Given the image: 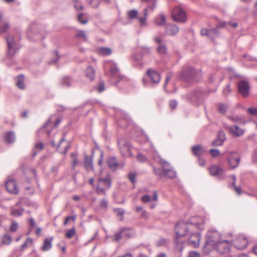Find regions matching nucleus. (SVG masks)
Masks as SVG:
<instances>
[{"label":"nucleus","instance_id":"obj_1","mask_svg":"<svg viewBox=\"0 0 257 257\" xmlns=\"http://www.w3.org/2000/svg\"><path fill=\"white\" fill-rule=\"evenodd\" d=\"M202 219L201 218L193 217L187 222H179L176 225L175 227L176 237L174 239V241L177 250L182 251L184 248V242L181 239V237L184 236L188 230L187 224L189 223L195 225L199 229H202V224L200 221Z\"/></svg>","mask_w":257,"mask_h":257},{"label":"nucleus","instance_id":"obj_2","mask_svg":"<svg viewBox=\"0 0 257 257\" xmlns=\"http://www.w3.org/2000/svg\"><path fill=\"white\" fill-rule=\"evenodd\" d=\"M181 76L184 81L190 83L198 81L201 77V72L200 70L189 66L183 70Z\"/></svg>","mask_w":257,"mask_h":257},{"label":"nucleus","instance_id":"obj_3","mask_svg":"<svg viewBox=\"0 0 257 257\" xmlns=\"http://www.w3.org/2000/svg\"><path fill=\"white\" fill-rule=\"evenodd\" d=\"M221 234L217 230H209L206 234L207 239L204 247L215 246L221 240Z\"/></svg>","mask_w":257,"mask_h":257},{"label":"nucleus","instance_id":"obj_4","mask_svg":"<svg viewBox=\"0 0 257 257\" xmlns=\"http://www.w3.org/2000/svg\"><path fill=\"white\" fill-rule=\"evenodd\" d=\"M7 44L8 46V56L12 58L15 56L20 49L19 43L17 42L13 36H8L6 38Z\"/></svg>","mask_w":257,"mask_h":257},{"label":"nucleus","instance_id":"obj_5","mask_svg":"<svg viewBox=\"0 0 257 257\" xmlns=\"http://www.w3.org/2000/svg\"><path fill=\"white\" fill-rule=\"evenodd\" d=\"M172 18L175 22L185 23L187 21L186 14L180 6L176 7L173 10Z\"/></svg>","mask_w":257,"mask_h":257},{"label":"nucleus","instance_id":"obj_6","mask_svg":"<svg viewBox=\"0 0 257 257\" xmlns=\"http://www.w3.org/2000/svg\"><path fill=\"white\" fill-rule=\"evenodd\" d=\"M227 160L230 168L234 169L238 166L240 158L236 152H229Z\"/></svg>","mask_w":257,"mask_h":257},{"label":"nucleus","instance_id":"obj_7","mask_svg":"<svg viewBox=\"0 0 257 257\" xmlns=\"http://www.w3.org/2000/svg\"><path fill=\"white\" fill-rule=\"evenodd\" d=\"M110 71L111 73V82L114 85H116L121 79L122 76L120 75L119 70L116 66V64L114 63L111 65Z\"/></svg>","mask_w":257,"mask_h":257},{"label":"nucleus","instance_id":"obj_8","mask_svg":"<svg viewBox=\"0 0 257 257\" xmlns=\"http://www.w3.org/2000/svg\"><path fill=\"white\" fill-rule=\"evenodd\" d=\"M237 87L239 92L244 97H246L249 95V85L247 81L245 80L239 81L237 83Z\"/></svg>","mask_w":257,"mask_h":257},{"label":"nucleus","instance_id":"obj_9","mask_svg":"<svg viewBox=\"0 0 257 257\" xmlns=\"http://www.w3.org/2000/svg\"><path fill=\"white\" fill-rule=\"evenodd\" d=\"M230 246V241L226 240H221L214 247L216 248L219 253L223 254L229 251Z\"/></svg>","mask_w":257,"mask_h":257},{"label":"nucleus","instance_id":"obj_10","mask_svg":"<svg viewBox=\"0 0 257 257\" xmlns=\"http://www.w3.org/2000/svg\"><path fill=\"white\" fill-rule=\"evenodd\" d=\"M202 91L200 89H195L187 94L185 97L190 101L197 103L201 98Z\"/></svg>","mask_w":257,"mask_h":257},{"label":"nucleus","instance_id":"obj_11","mask_svg":"<svg viewBox=\"0 0 257 257\" xmlns=\"http://www.w3.org/2000/svg\"><path fill=\"white\" fill-rule=\"evenodd\" d=\"M201 34L202 36H206L208 37L211 40H214L219 36V33L217 29H212L209 30L206 29H202L201 30Z\"/></svg>","mask_w":257,"mask_h":257},{"label":"nucleus","instance_id":"obj_12","mask_svg":"<svg viewBox=\"0 0 257 257\" xmlns=\"http://www.w3.org/2000/svg\"><path fill=\"white\" fill-rule=\"evenodd\" d=\"M226 140L225 133L222 131L218 133L216 139L211 143V145L214 147H218L222 145Z\"/></svg>","mask_w":257,"mask_h":257},{"label":"nucleus","instance_id":"obj_13","mask_svg":"<svg viewBox=\"0 0 257 257\" xmlns=\"http://www.w3.org/2000/svg\"><path fill=\"white\" fill-rule=\"evenodd\" d=\"M6 187L7 191L12 194H17L18 193V188L14 180H9L6 183Z\"/></svg>","mask_w":257,"mask_h":257},{"label":"nucleus","instance_id":"obj_14","mask_svg":"<svg viewBox=\"0 0 257 257\" xmlns=\"http://www.w3.org/2000/svg\"><path fill=\"white\" fill-rule=\"evenodd\" d=\"M200 234L199 233H193L190 235L188 239V243L194 247H197L199 246V241L200 240Z\"/></svg>","mask_w":257,"mask_h":257},{"label":"nucleus","instance_id":"obj_15","mask_svg":"<svg viewBox=\"0 0 257 257\" xmlns=\"http://www.w3.org/2000/svg\"><path fill=\"white\" fill-rule=\"evenodd\" d=\"M147 74L154 83L157 84L160 82L161 76L157 71L149 69L147 71Z\"/></svg>","mask_w":257,"mask_h":257},{"label":"nucleus","instance_id":"obj_16","mask_svg":"<svg viewBox=\"0 0 257 257\" xmlns=\"http://www.w3.org/2000/svg\"><path fill=\"white\" fill-rule=\"evenodd\" d=\"M84 167L87 171L93 170V156L84 155Z\"/></svg>","mask_w":257,"mask_h":257},{"label":"nucleus","instance_id":"obj_17","mask_svg":"<svg viewBox=\"0 0 257 257\" xmlns=\"http://www.w3.org/2000/svg\"><path fill=\"white\" fill-rule=\"evenodd\" d=\"M166 33L170 35H175L178 33L179 28L174 24H168L166 25Z\"/></svg>","mask_w":257,"mask_h":257},{"label":"nucleus","instance_id":"obj_18","mask_svg":"<svg viewBox=\"0 0 257 257\" xmlns=\"http://www.w3.org/2000/svg\"><path fill=\"white\" fill-rule=\"evenodd\" d=\"M223 170L216 165L212 166L210 168V173L211 175L221 177L223 174Z\"/></svg>","mask_w":257,"mask_h":257},{"label":"nucleus","instance_id":"obj_19","mask_svg":"<svg viewBox=\"0 0 257 257\" xmlns=\"http://www.w3.org/2000/svg\"><path fill=\"white\" fill-rule=\"evenodd\" d=\"M142 52L141 54H134L133 55V58L135 60L137 61H140L143 57V55L144 54H150L151 52V49L148 47L144 46L142 47Z\"/></svg>","mask_w":257,"mask_h":257},{"label":"nucleus","instance_id":"obj_20","mask_svg":"<svg viewBox=\"0 0 257 257\" xmlns=\"http://www.w3.org/2000/svg\"><path fill=\"white\" fill-rule=\"evenodd\" d=\"M16 140V135L14 132L10 131L5 133L4 141L9 144L13 143Z\"/></svg>","mask_w":257,"mask_h":257},{"label":"nucleus","instance_id":"obj_21","mask_svg":"<svg viewBox=\"0 0 257 257\" xmlns=\"http://www.w3.org/2000/svg\"><path fill=\"white\" fill-rule=\"evenodd\" d=\"M107 162L109 168L112 171L116 170L118 167V162L115 157H108Z\"/></svg>","mask_w":257,"mask_h":257},{"label":"nucleus","instance_id":"obj_22","mask_svg":"<svg viewBox=\"0 0 257 257\" xmlns=\"http://www.w3.org/2000/svg\"><path fill=\"white\" fill-rule=\"evenodd\" d=\"M111 182L109 177L100 178L98 180V185L108 189L111 186Z\"/></svg>","mask_w":257,"mask_h":257},{"label":"nucleus","instance_id":"obj_23","mask_svg":"<svg viewBox=\"0 0 257 257\" xmlns=\"http://www.w3.org/2000/svg\"><path fill=\"white\" fill-rule=\"evenodd\" d=\"M205 151H206V150L200 145H195L192 147L193 154L197 157H200Z\"/></svg>","mask_w":257,"mask_h":257},{"label":"nucleus","instance_id":"obj_24","mask_svg":"<svg viewBox=\"0 0 257 257\" xmlns=\"http://www.w3.org/2000/svg\"><path fill=\"white\" fill-rule=\"evenodd\" d=\"M25 76L23 74L19 75L16 78V84L17 86L21 89H24L25 87L24 83Z\"/></svg>","mask_w":257,"mask_h":257},{"label":"nucleus","instance_id":"obj_25","mask_svg":"<svg viewBox=\"0 0 257 257\" xmlns=\"http://www.w3.org/2000/svg\"><path fill=\"white\" fill-rule=\"evenodd\" d=\"M85 76L90 81H93L95 76V69L91 66H88L85 70Z\"/></svg>","mask_w":257,"mask_h":257},{"label":"nucleus","instance_id":"obj_26","mask_svg":"<svg viewBox=\"0 0 257 257\" xmlns=\"http://www.w3.org/2000/svg\"><path fill=\"white\" fill-rule=\"evenodd\" d=\"M155 24L158 26H162L166 23V17L163 14H160L154 20Z\"/></svg>","mask_w":257,"mask_h":257},{"label":"nucleus","instance_id":"obj_27","mask_svg":"<svg viewBox=\"0 0 257 257\" xmlns=\"http://www.w3.org/2000/svg\"><path fill=\"white\" fill-rule=\"evenodd\" d=\"M120 229L123 236L131 238L133 237L135 234L134 230L132 228H121Z\"/></svg>","mask_w":257,"mask_h":257},{"label":"nucleus","instance_id":"obj_28","mask_svg":"<svg viewBox=\"0 0 257 257\" xmlns=\"http://www.w3.org/2000/svg\"><path fill=\"white\" fill-rule=\"evenodd\" d=\"M230 132L234 136L238 137L243 134V131L237 125H232L229 127Z\"/></svg>","mask_w":257,"mask_h":257},{"label":"nucleus","instance_id":"obj_29","mask_svg":"<svg viewBox=\"0 0 257 257\" xmlns=\"http://www.w3.org/2000/svg\"><path fill=\"white\" fill-rule=\"evenodd\" d=\"M72 79L70 77L65 76L60 81V85L63 87H69L72 83Z\"/></svg>","mask_w":257,"mask_h":257},{"label":"nucleus","instance_id":"obj_30","mask_svg":"<svg viewBox=\"0 0 257 257\" xmlns=\"http://www.w3.org/2000/svg\"><path fill=\"white\" fill-rule=\"evenodd\" d=\"M118 144L121 152H126L130 151V147L128 142L119 141Z\"/></svg>","mask_w":257,"mask_h":257},{"label":"nucleus","instance_id":"obj_31","mask_svg":"<svg viewBox=\"0 0 257 257\" xmlns=\"http://www.w3.org/2000/svg\"><path fill=\"white\" fill-rule=\"evenodd\" d=\"M53 238H46L44 242L43 246L41 249L43 251H47L49 250L52 247V241Z\"/></svg>","mask_w":257,"mask_h":257},{"label":"nucleus","instance_id":"obj_32","mask_svg":"<svg viewBox=\"0 0 257 257\" xmlns=\"http://www.w3.org/2000/svg\"><path fill=\"white\" fill-rule=\"evenodd\" d=\"M164 171H165V177H168L170 178H174L176 177V172L171 168V166L168 168H164Z\"/></svg>","mask_w":257,"mask_h":257},{"label":"nucleus","instance_id":"obj_33","mask_svg":"<svg viewBox=\"0 0 257 257\" xmlns=\"http://www.w3.org/2000/svg\"><path fill=\"white\" fill-rule=\"evenodd\" d=\"M148 16V14L147 13V9H144L143 11V17H140L138 18L141 26H144L147 25L146 19Z\"/></svg>","mask_w":257,"mask_h":257},{"label":"nucleus","instance_id":"obj_34","mask_svg":"<svg viewBox=\"0 0 257 257\" xmlns=\"http://www.w3.org/2000/svg\"><path fill=\"white\" fill-rule=\"evenodd\" d=\"M111 52V50L109 48L100 47L98 49V53L101 55H109Z\"/></svg>","mask_w":257,"mask_h":257},{"label":"nucleus","instance_id":"obj_35","mask_svg":"<svg viewBox=\"0 0 257 257\" xmlns=\"http://www.w3.org/2000/svg\"><path fill=\"white\" fill-rule=\"evenodd\" d=\"M77 19L79 22L82 24H86L88 22V19L83 13H79L78 14Z\"/></svg>","mask_w":257,"mask_h":257},{"label":"nucleus","instance_id":"obj_36","mask_svg":"<svg viewBox=\"0 0 257 257\" xmlns=\"http://www.w3.org/2000/svg\"><path fill=\"white\" fill-rule=\"evenodd\" d=\"M228 106L227 104L220 103L218 104V110L219 113L224 114L227 111Z\"/></svg>","mask_w":257,"mask_h":257},{"label":"nucleus","instance_id":"obj_37","mask_svg":"<svg viewBox=\"0 0 257 257\" xmlns=\"http://www.w3.org/2000/svg\"><path fill=\"white\" fill-rule=\"evenodd\" d=\"M77 38H82L84 41H86L87 40V37L86 33L83 30H78L77 34L75 36Z\"/></svg>","mask_w":257,"mask_h":257},{"label":"nucleus","instance_id":"obj_38","mask_svg":"<svg viewBox=\"0 0 257 257\" xmlns=\"http://www.w3.org/2000/svg\"><path fill=\"white\" fill-rule=\"evenodd\" d=\"M228 118L234 122H243L244 118L242 116L238 115H231L228 116Z\"/></svg>","mask_w":257,"mask_h":257},{"label":"nucleus","instance_id":"obj_39","mask_svg":"<svg viewBox=\"0 0 257 257\" xmlns=\"http://www.w3.org/2000/svg\"><path fill=\"white\" fill-rule=\"evenodd\" d=\"M127 15L130 19H134L137 18L138 12L136 10H132L127 12Z\"/></svg>","mask_w":257,"mask_h":257},{"label":"nucleus","instance_id":"obj_40","mask_svg":"<svg viewBox=\"0 0 257 257\" xmlns=\"http://www.w3.org/2000/svg\"><path fill=\"white\" fill-rule=\"evenodd\" d=\"M123 236L122 232L121 229L114 234V236L112 237V240L114 241H119Z\"/></svg>","mask_w":257,"mask_h":257},{"label":"nucleus","instance_id":"obj_41","mask_svg":"<svg viewBox=\"0 0 257 257\" xmlns=\"http://www.w3.org/2000/svg\"><path fill=\"white\" fill-rule=\"evenodd\" d=\"M90 6L93 8H97L100 5L101 0H87Z\"/></svg>","mask_w":257,"mask_h":257},{"label":"nucleus","instance_id":"obj_42","mask_svg":"<svg viewBox=\"0 0 257 257\" xmlns=\"http://www.w3.org/2000/svg\"><path fill=\"white\" fill-rule=\"evenodd\" d=\"M157 51L159 54H164L167 52V47L164 44H160L157 48Z\"/></svg>","mask_w":257,"mask_h":257},{"label":"nucleus","instance_id":"obj_43","mask_svg":"<svg viewBox=\"0 0 257 257\" xmlns=\"http://www.w3.org/2000/svg\"><path fill=\"white\" fill-rule=\"evenodd\" d=\"M154 172L155 174L159 175L161 177H163L165 176V171L164 170V168H154Z\"/></svg>","mask_w":257,"mask_h":257},{"label":"nucleus","instance_id":"obj_44","mask_svg":"<svg viewBox=\"0 0 257 257\" xmlns=\"http://www.w3.org/2000/svg\"><path fill=\"white\" fill-rule=\"evenodd\" d=\"M12 242V238L10 235L6 234L3 238L2 243L5 244H9Z\"/></svg>","mask_w":257,"mask_h":257},{"label":"nucleus","instance_id":"obj_45","mask_svg":"<svg viewBox=\"0 0 257 257\" xmlns=\"http://www.w3.org/2000/svg\"><path fill=\"white\" fill-rule=\"evenodd\" d=\"M239 240H241L242 244L240 245L237 246V247L239 249H243L246 247L247 245V240L245 237H240Z\"/></svg>","mask_w":257,"mask_h":257},{"label":"nucleus","instance_id":"obj_46","mask_svg":"<svg viewBox=\"0 0 257 257\" xmlns=\"http://www.w3.org/2000/svg\"><path fill=\"white\" fill-rule=\"evenodd\" d=\"M150 2H152V4H150L147 8L145 9H147V12L149 10L153 11L156 6L157 0H151Z\"/></svg>","mask_w":257,"mask_h":257},{"label":"nucleus","instance_id":"obj_47","mask_svg":"<svg viewBox=\"0 0 257 257\" xmlns=\"http://www.w3.org/2000/svg\"><path fill=\"white\" fill-rule=\"evenodd\" d=\"M23 209H14L11 211V214L15 216H20L23 212Z\"/></svg>","mask_w":257,"mask_h":257},{"label":"nucleus","instance_id":"obj_48","mask_svg":"<svg viewBox=\"0 0 257 257\" xmlns=\"http://www.w3.org/2000/svg\"><path fill=\"white\" fill-rule=\"evenodd\" d=\"M75 233V229L74 228H72L68 230L66 233V237L68 238H72Z\"/></svg>","mask_w":257,"mask_h":257},{"label":"nucleus","instance_id":"obj_49","mask_svg":"<svg viewBox=\"0 0 257 257\" xmlns=\"http://www.w3.org/2000/svg\"><path fill=\"white\" fill-rule=\"evenodd\" d=\"M160 164L162 166V168H168L170 166V164L166 160L161 159L159 161Z\"/></svg>","mask_w":257,"mask_h":257},{"label":"nucleus","instance_id":"obj_50","mask_svg":"<svg viewBox=\"0 0 257 257\" xmlns=\"http://www.w3.org/2000/svg\"><path fill=\"white\" fill-rule=\"evenodd\" d=\"M209 153L213 157H217L220 154L219 150L216 149H210L209 150Z\"/></svg>","mask_w":257,"mask_h":257},{"label":"nucleus","instance_id":"obj_51","mask_svg":"<svg viewBox=\"0 0 257 257\" xmlns=\"http://www.w3.org/2000/svg\"><path fill=\"white\" fill-rule=\"evenodd\" d=\"M71 157H72V164H73V169L74 168L75 166L78 163V161H77V157L76 156V155L72 153L71 154Z\"/></svg>","mask_w":257,"mask_h":257},{"label":"nucleus","instance_id":"obj_52","mask_svg":"<svg viewBox=\"0 0 257 257\" xmlns=\"http://www.w3.org/2000/svg\"><path fill=\"white\" fill-rule=\"evenodd\" d=\"M107 190V189L102 187L100 186L97 185V187L96 188V191L98 194H105V191Z\"/></svg>","mask_w":257,"mask_h":257},{"label":"nucleus","instance_id":"obj_53","mask_svg":"<svg viewBox=\"0 0 257 257\" xmlns=\"http://www.w3.org/2000/svg\"><path fill=\"white\" fill-rule=\"evenodd\" d=\"M247 111L249 113L252 115L256 116H257V108L250 107L247 109Z\"/></svg>","mask_w":257,"mask_h":257},{"label":"nucleus","instance_id":"obj_54","mask_svg":"<svg viewBox=\"0 0 257 257\" xmlns=\"http://www.w3.org/2000/svg\"><path fill=\"white\" fill-rule=\"evenodd\" d=\"M97 91L100 93L105 90L104 83L103 81H101L97 88Z\"/></svg>","mask_w":257,"mask_h":257},{"label":"nucleus","instance_id":"obj_55","mask_svg":"<svg viewBox=\"0 0 257 257\" xmlns=\"http://www.w3.org/2000/svg\"><path fill=\"white\" fill-rule=\"evenodd\" d=\"M18 228V224L16 222H13L10 227V231L11 232H16Z\"/></svg>","mask_w":257,"mask_h":257},{"label":"nucleus","instance_id":"obj_56","mask_svg":"<svg viewBox=\"0 0 257 257\" xmlns=\"http://www.w3.org/2000/svg\"><path fill=\"white\" fill-rule=\"evenodd\" d=\"M168 241V240L166 238H161L158 241H157V245L158 246H161L165 245L167 243Z\"/></svg>","mask_w":257,"mask_h":257},{"label":"nucleus","instance_id":"obj_57","mask_svg":"<svg viewBox=\"0 0 257 257\" xmlns=\"http://www.w3.org/2000/svg\"><path fill=\"white\" fill-rule=\"evenodd\" d=\"M10 27L9 24L8 23L5 24L4 25L0 27V33H4L7 31V30L9 29Z\"/></svg>","mask_w":257,"mask_h":257},{"label":"nucleus","instance_id":"obj_58","mask_svg":"<svg viewBox=\"0 0 257 257\" xmlns=\"http://www.w3.org/2000/svg\"><path fill=\"white\" fill-rule=\"evenodd\" d=\"M114 211L117 213V215L121 216H122L124 213V210L122 208H114Z\"/></svg>","mask_w":257,"mask_h":257},{"label":"nucleus","instance_id":"obj_59","mask_svg":"<svg viewBox=\"0 0 257 257\" xmlns=\"http://www.w3.org/2000/svg\"><path fill=\"white\" fill-rule=\"evenodd\" d=\"M232 186L233 188L235 191L238 194H241V188L240 186H236L235 185V183L234 182H233L232 184Z\"/></svg>","mask_w":257,"mask_h":257},{"label":"nucleus","instance_id":"obj_60","mask_svg":"<svg viewBox=\"0 0 257 257\" xmlns=\"http://www.w3.org/2000/svg\"><path fill=\"white\" fill-rule=\"evenodd\" d=\"M107 204L108 202L106 199H103L101 200L100 203V207L102 208L106 209L107 207Z\"/></svg>","mask_w":257,"mask_h":257},{"label":"nucleus","instance_id":"obj_61","mask_svg":"<svg viewBox=\"0 0 257 257\" xmlns=\"http://www.w3.org/2000/svg\"><path fill=\"white\" fill-rule=\"evenodd\" d=\"M137 159L141 162H144L146 161V157L142 154H139L137 156Z\"/></svg>","mask_w":257,"mask_h":257},{"label":"nucleus","instance_id":"obj_62","mask_svg":"<svg viewBox=\"0 0 257 257\" xmlns=\"http://www.w3.org/2000/svg\"><path fill=\"white\" fill-rule=\"evenodd\" d=\"M169 105L171 109H174L177 105V102L175 100H171L170 101Z\"/></svg>","mask_w":257,"mask_h":257},{"label":"nucleus","instance_id":"obj_63","mask_svg":"<svg viewBox=\"0 0 257 257\" xmlns=\"http://www.w3.org/2000/svg\"><path fill=\"white\" fill-rule=\"evenodd\" d=\"M230 85L228 84L223 90V94L224 95H227L230 92Z\"/></svg>","mask_w":257,"mask_h":257},{"label":"nucleus","instance_id":"obj_64","mask_svg":"<svg viewBox=\"0 0 257 257\" xmlns=\"http://www.w3.org/2000/svg\"><path fill=\"white\" fill-rule=\"evenodd\" d=\"M188 257H200V255L197 251H191L189 253Z\"/></svg>","mask_w":257,"mask_h":257}]
</instances>
